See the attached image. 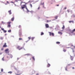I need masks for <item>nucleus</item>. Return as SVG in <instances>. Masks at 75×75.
<instances>
[{
  "label": "nucleus",
  "mask_w": 75,
  "mask_h": 75,
  "mask_svg": "<svg viewBox=\"0 0 75 75\" xmlns=\"http://www.w3.org/2000/svg\"><path fill=\"white\" fill-rule=\"evenodd\" d=\"M11 23V22H10V21L8 22H7V24L8 25L10 24Z\"/></svg>",
  "instance_id": "15"
},
{
  "label": "nucleus",
  "mask_w": 75,
  "mask_h": 75,
  "mask_svg": "<svg viewBox=\"0 0 75 75\" xmlns=\"http://www.w3.org/2000/svg\"><path fill=\"white\" fill-rule=\"evenodd\" d=\"M71 57L70 58L71 60V61H72V60H73V59H74V57L73 56H70Z\"/></svg>",
  "instance_id": "7"
},
{
  "label": "nucleus",
  "mask_w": 75,
  "mask_h": 75,
  "mask_svg": "<svg viewBox=\"0 0 75 75\" xmlns=\"http://www.w3.org/2000/svg\"><path fill=\"white\" fill-rule=\"evenodd\" d=\"M1 22H2V23H3V24H5L6 23H4V22H3V21H2Z\"/></svg>",
  "instance_id": "38"
},
{
  "label": "nucleus",
  "mask_w": 75,
  "mask_h": 75,
  "mask_svg": "<svg viewBox=\"0 0 75 75\" xmlns=\"http://www.w3.org/2000/svg\"><path fill=\"white\" fill-rule=\"evenodd\" d=\"M71 65V64H68V65H69V66Z\"/></svg>",
  "instance_id": "45"
},
{
  "label": "nucleus",
  "mask_w": 75,
  "mask_h": 75,
  "mask_svg": "<svg viewBox=\"0 0 75 75\" xmlns=\"http://www.w3.org/2000/svg\"><path fill=\"white\" fill-rule=\"evenodd\" d=\"M19 40H22V39L21 38H19Z\"/></svg>",
  "instance_id": "34"
},
{
  "label": "nucleus",
  "mask_w": 75,
  "mask_h": 75,
  "mask_svg": "<svg viewBox=\"0 0 75 75\" xmlns=\"http://www.w3.org/2000/svg\"><path fill=\"white\" fill-rule=\"evenodd\" d=\"M74 67H72V69H74Z\"/></svg>",
  "instance_id": "60"
},
{
  "label": "nucleus",
  "mask_w": 75,
  "mask_h": 75,
  "mask_svg": "<svg viewBox=\"0 0 75 75\" xmlns=\"http://www.w3.org/2000/svg\"><path fill=\"white\" fill-rule=\"evenodd\" d=\"M75 17V15H73L72 16H71V17L72 18H74Z\"/></svg>",
  "instance_id": "14"
},
{
  "label": "nucleus",
  "mask_w": 75,
  "mask_h": 75,
  "mask_svg": "<svg viewBox=\"0 0 75 75\" xmlns=\"http://www.w3.org/2000/svg\"><path fill=\"white\" fill-rule=\"evenodd\" d=\"M4 33H6L7 32V30H4Z\"/></svg>",
  "instance_id": "29"
},
{
  "label": "nucleus",
  "mask_w": 75,
  "mask_h": 75,
  "mask_svg": "<svg viewBox=\"0 0 75 75\" xmlns=\"http://www.w3.org/2000/svg\"><path fill=\"white\" fill-rule=\"evenodd\" d=\"M30 6L32 8L33 7V6H32V4H30Z\"/></svg>",
  "instance_id": "27"
},
{
  "label": "nucleus",
  "mask_w": 75,
  "mask_h": 75,
  "mask_svg": "<svg viewBox=\"0 0 75 75\" xmlns=\"http://www.w3.org/2000/svg\"><path fill=\"white\" fill-rule=\"evenodd\" d=\"M4 39V38L2 37H0V40H3Z\"/></svg>",
  "instance_id": "11"
},
{
  "label": "nucleus",
  "mask_w": 75,
  "mask_h": 75,
  "mask_svg": "<svg viewBox=\"0 0 75 75\" xmlns=\"http://www.w3.org/2000/svg\"><path fill=\"white\" fill-rule=\"evenodd\" d=\"M1 50H3V48L1 49Z\"/></svg>",
  "instance_id": "55"
},
{
  "label": "nucleus",
  "mask_w": 75,
  "mask_h": 75,
  "mask_svg": "<svg viewBox=\"0 0 75 75\" xmlns=\"http://www.w3.org/2000/svg\"><path fill=\"white\" fill-rule=\"evenodd\" d=\"M23 47H21V48L19 49V50H21L22 49H23Z\"/></svg>",
  "instance_id": "31"
},
{
  "label": "nucleus",
  "mask_w": 75,
  "mask_h": 75,
  "mask_svg": "<svg viewBox=\"0 0 75 75\" xmlns=\"http://www.w3.org/2000/svg\"><path fill=\"white\" fill-rule=\"evenodd\" d=\"M75 31V29H74V30H72L71 31V33H74V31Z\"/></svg>",
  "instance_id": "10"
},
{
  "label": "nucleus",
  "mask_w": 75,
  "mask_h": 75,
  "mask_svg": "<svg viewBox=\"0 0 75 75\" xmlns=\"http://www.w3.org/2000/svg\"><path fill=\"white\" fill-rule=\"evenodd\" d=\"M24 55H31V54H25Z\"/></svg>",
  "instance_id": "16"
},
{
  "label": "nucleus",
  "mask_w": 75,
  "mask_h": 75,
  "mask_svg": "<svg viewBox=\"0 0 75 75\" xmlns=\"http://www.w3.org/2000/svg\"><path fill=\"white\" fill-rule=\"evenodd\" d=\"M10 57H11V58H12L13 57V56L12 55L10 54Z\"/></svg>",
  "instance_id": "20"
},
{
  "label": "nucleus",
  "mask_w": 75,
  "mask_h": 75,
  "mask_svg": "<svg viewBox=\"0 0 75 75\" xmlns=\"http://www.w3.org/2000/svg\"><path fill=\"white\" fill-rule=\"evenodd\" d=\"M11 30H8V32L9 33H11Z\"/></svg>",
  "instance_id": "28"
},
{
  "label": "nucleus",
  "mask_w": 75,
  "mask_h": 75,
  "mask_svg": "<svg viewBox=\"0 0 75 75\" xmlns=\"http://www.w3.org/2000/svg\"><path fill=\"white\" fill-rule=\"evenodd\" d=\"M44 2H43V4H42V5H44Z\"/></svg>",
  "instance_id": "50"
},
{
  "label": "nucleus",
  "mask_w": 75,
  "mask_h": 75,
  "mask_svg": "<svg viewBox=\"0 0 75 75\" xmlns=\"http://www.w3.org/2000/svg\"><path fill=\"white\" fill-rule=\"evenodd\" d=\"M65 70L66 71H68V70H67V68H65Z\"/></svg>",
  "instance_id": "41"
},
{
  "label": "nucleus",
  "mask_w": 75,
  "mask_h": 75,
  "mask_svg": "<svg viewBox=\"0 0 75 75\" xmlns=\"http://www.w3.org/2000/svg\"><path fill=\"white\" fill-rule=\"evenodd\" d=\"M69 23H74V21H69Z\"/></svg>",
  "instance_id": "17"
},
{
  "label": "nucleus",
  "mask_w": 75,
  "mask_h": 75,
  "mask_svg": "<svg viewBox=\"0 0 75 75\" xmlns=\"http://www.w3.org/2000/svg\"><path fill=\"white\" fill-rule=\"evenodd\" d=\"M11 3H14V2L12 1L11 2Z\"/></svg>",
  "instance_id": "53"
},
{
  "label": "nucleus",
  "mask_w": 75,
  "mask_h": 75,
  "mask_svg": "<svg viewBox=\"0 0 75 75\" xmlns=\"http://www.w3.org/2000/svg\"><path fill=\"white\" fill-rule=\"evenodd\" d=\"M11 37H13V38H14V36L13 35L11 36Z\"/></svg>",
  "instance_id": "37"
},
{
  "label": "nucleus",
  "mask_w": 75,
  "mask_h": 75,
  "mask_svg": "<svg viewBox=\"0 0 75 75\" xmlns=\"http://www.w3.org/2000/svg\"><path fill=\"white\" fill-rule=\"evenodd\" d=\"M36 75H39V74L37 73V74H36Z\"/></svg>",
  "instance_id": "46"
},
{
  "label": "nucleus",
  "mask_w": 75,
  "mask_h": 75,
  "mask_svg": "<svg viewBox=\"0 0 75 75\" xmlns=\"http://www.w3.org/2000/svg\"><path fill=\"white\" fill-rule=\"evenodd\" d=\"M26 9L28 12H29L30 11L27 8H26Z\"/></svg>",
  "instance_id": "22"
},
{
  "label": "nucleus",
  "mask_w": 75,
  "mask_h": 75,
  "mask_svg": "<svg viewBox=\"0 0 75 75\" xmlns=\"http://www.w3.org/2000/svg\"><path fill=\"white\" fill-rule=\"evenodd\" d=\"M62 28L63 29H64L65 28V26H64V25H63V27Z\"/></svg>",
  "instance_id": "21"
},
{
  "label": "nucleus",
  "mask_w": 75,
  "mask_h": 75,
  "mask_svg": "<svg viewBox=\"0 0 75 75\" xmlns=\"http://www.w3.org/2000/svg\"><path fill=\"white\" fill-rule=\"evenodd\" d=\"M28 38H29V39H30L31 38V37H28Z\"/></svg>",
  "instance_id": "43"
},
{
  "label": "nucleus",
  "mask_w": 75,
  "mask_h": 75,
  "mask_svg": "<svg viewBox=\"0 0 75 75\" xmlns=\"http://www.w3.org/2000/svg\"><path fill=\"white\" fill-rule=\"evenodd\" d=\"M21 27V25H20L19 26V27Z\"/></svg>",
  "instance_id": "57"
},
{
  "label": "nucleus",
  "mask_w": 75,
  "mask_h": 75,
  "mask_svg": "<svg viewBox=\"0 0 75 75\" xmlns=\"http://www.w3.org/2000/svg\"><path fill=\"white\" fill-rule=\"evenodd\" d=\"M58 16H56L55 17V19H57V18H58Z\"/></svg>",
  "instance_id": "25"
},
{
  "label": "nucleus",
  "mask_w": 75,
  "mask_h": 75,
  "mask_svg": "<svg viewBox=\"0 0 75 75\" xmlns=\"http://www.w3.org/2000/svg\"><path fill=\"white\" fill-rule=\"evenodd\" d=\"M2 61H4V57H3V58H2Z\"/></svg>",
  "instance_id": "32"
},
{
  "label": "nucleus",
  "mask_w": 75,
  "mask_h": 75,
  "mask_svg": "<svg viewBox=\"0 0 75 75\" xmlns=\"http://www.w3.org/2000/svg\"><path fill=\"white\" fill-rule=\"evenodd\" d=\"M47 64H48L47 65V67H48V68H49V67H50L51 66V65L50 64L48 63Z\"/></svg>",
  "instance_id": "6"
},
{
  "label": "nucleus",
  "mask_w": 75,
  "mask_h": 75,
  "mask_svg": "<svg viewBox=\"0 0 75 75\" xmlns=\"http://www.w3.org/2000/svg\"><path fill=\"white\" fill-rule=\"evenodd\" d=\"M40 7H39L38 8V10H40Z\"/></svg>",
  "instance_id": "36"
},
{
  "label": "nucleus",
  "mask_w": 75,
  "mask_h": 75,
  "mask_svg": "<svg viewBox=\"0 0 75 75\" xmlns=\"http://www.w3.org/2000/svg\"><path fill=\"white\" fill-rule=\"evenodd\" d=\"M11 21H14V19H11Z\"/></svg>",
  "instance_id": "39"
},
{
  "label": "nucleus",
  "mask_w": 75,
  "mask_h": 75,
  "mask_svg": "<svg viewBox=\"0 0 75 75\" xmlns=\"http://www.w3.org/2000/svg\"><path fill=\"white\" fill-rule=\"evenodd\" d=\"M28 41H26V42H28Z\"/></svg>",
  "instance_id": "58"
},
{
  "label": "nucleus",
  "mask_w": 75,
  "mask_h": 75,
  "mask_svg": "<svg viewBox=\"0 0 75 75\" xmlns=\"http://www.w3.org/2000/svg\"><path fill=\"white\" fill-rule=\"evenodd\" d=\"M8 13H9V14H11L12 13H11V10H10L8 11Z\"/></svg>",
  "instance_id": "5"
},
{
  "label": "nucleus",
  "mask_w": 75,
  "mask_h": 75,
  "mask_svg": "<svg viewBox=\"0 0 75 75\" xmlns=\"http://www.w3.org/2000/svg\"><path fill=\"white\" fill-rule=\"evenodd\" d=\"M1 30H2V31H4V29L3 28H1Z\"/></svg>",
  "instance_id": "26"
},
{
  "label": "nucleus",
  "mask_w": 75,
  "mask_h": 75,
  "mask_svg": "<svg viewBox=\"0 0 75 75\" xmlns=\"http://www.w3.org/2000/svg\"><path fill=\"white\" fill-rule=\"evenodd\" d=\"M7 47V46L6 45V43H5V44L3 45V47Z\"/></svg>",
  "instance_id": "8"
},
{
  "label": "nucleus",
  "mask_w": 75,
  "mask_h": 75,
  "mask_svg": "<svg viewBox=\"0 0 75 75\" xmlns=\"http://www.w3.org/2000/svg\"><path fill=\"white\" fill-rule=\"evenodd\" d=\"M8 73H10V74H11V71L8 72Z\"/></svg>",
  "instance_id": "42"
},
{
  "label": "nucleus",
  "mask_w": 75,
  "mask_h": 75,
  "mask_svg": "<svg viewBox=\"0 0 75 75\" xmlns=\"http://www.w3.org/2000/svg\"><path fill=\"white\" fill-rule=\"evenodd\" d=\"M49 33L50 35V36H51V35H52L53 36H54V33H52L51 32H49Z\"/></svg>",
  "instance_id": "2"
},
{
  "label": "nucleus",
  "mask_w": 75,
  "mask_h": 75,
  "mask_svg": "<svg viewBox=\"0 0 75 75\" xmlns=\"http://www.w3.org/2000/svg\"><path fill=\"white\" fill-rule=\"evenodd\" d=\"M51 21V20L49 21L48 20H47V23H48V22H50Z\"/></svg>",
  "instance_id": "30"
},
{
  "label": "nucleus",
  "mask_w": 75,
  "mask_h": 75,
  "mask_svg": "<svg viewBox=\"0 0 75 75\" xmlns=\"http://www.w3.org/2000/svg\"><path fill=\"white\" fill-rule=\"evenodd\" d=\"M70 48L69 47H67V48Z\"/></svg>",
  "instance_id": "61"
},
{
  "label": "nucleus",
  "mask_w": 75,
  "mask_h": 75,
  "mask_svg": "<svg viewBox=\"0 0 75 75\" xmlns=\"http://www.w3.org/2000/svg\"><path fill=\"white\" fill-rule=\"evenodd\" d=\"M65 9H67V7H65L64 8V9L65 10Z\"/></svg>",
  "instance_id": "51"
},
{
  "label": "nucleus",
  "mask_w": 75,
  "mask_h": 75,
  "mask_svg": "<svg viewBox=\"0 0 75 75\" xmlns=\"http://www.w3.org/2000/svg\"><path fill=\"white\" fill-rule=\"evenodd\" d=\"M74 48H75V46H74Z\"/></svg>",
  "instance_id": "63"
},
{
  "label": "nucleus",
  "mask_w": 75,
  "mask_h": 75,
  "mask_svg": "<svg viewBox=\"0 0 75 75\" xmlns=\"http://www.w3.org/2000/svg\"><path fill=\"white\" fill-rule=\"evenodd\" d=\"M3 69H1V72H3Z\"/></svg>",
  "instance_id": "35"
},
{
  "label": "nucleus",
  "mask_w": 75,
  "mask_h": 75,
  "mask_svg": "<svg viewBox=\"0 0 75 75\" xmlns=\"http://www.w3.org/2000/svg\"><path fill=\"white\" fill-rule=\"evenodd\" d=\"M35 70H33L32 72V73L33 74H35Z\"/></svg>",
  "instance_id": "9"
},
{
  "label": "nucleus",
  "mask_w": 75,
  "mask_h": 75,
  "mask_svg": "<svg viewBox=\"0 0 75 75\" xmlns=\"http://www.w3.org/2000/svg\"><path fill=\"white\" fill-rule=\"evenodd\" d=\"M23 6H21V7L22 8V10H23V9H24V8H25L26 9V8H27V6H26V5H22Z\"/></svg>",
  "instance_id": "1"
},
{
  "label": "nucleus",
  "mask_w": 75,
  "mask_h": 75,
  "mask_svg": "<svg viewBox=\"0 0 75 75\" xmlns=\"http://www.w3.org/2000/svg\"><path fill=\"white\" fill-rule=\"evenodd\" d=\"M2 54V53H0V55H1Z\"/></svg>",
  "instance_id": "52"
},
{
  "label": "nucleus",
  "mask_w": 75,
  "mask_h": 75,
  "mask_svg": "<svg viewBox=\"0 0 75 75\" xmlns=\"http://www.w3.org/2000/svg\"><path fill=\"white\" fill-rule=\"evenodd\" d=\"M6 2L7 3H8V4H9V2H8V1H7Z\"/></svg>",
  "instance_id": "40"
},
{
  "label": "nucleus",
  "mask_w": 75,
  "mask_h": 75,
  "mask_svg": "<svg viewBox=\"0 0 75 75\" xmlns=\"http://www.w3.org/2000/svg\"><path fill=\"white\" fill-rule=\"evenodd\" d=\"M57 6H59V5H57Z\"/></svg>",
  "instance_id": "56"
},
{
  "label": "nucleus",
  "mask_w": 75,
  "mask_h": 75,
  "mask_svg": "<svg viewBox=\"0 0 75 75\" xmlns=\"http://www.w3.org/2000/svg\"><path fill=\"white\" fill-rule=\"evenodd\" d=\"M41 35H44V33H43V32H42L41 33Z\"/></svg>",
  "instance_id": "23"
},
{
  "label": "nucleus",
  "mask_w": 75,
  "mask_h": 75,
  "mask_svg": "<svg viewBox=\"0 0 75 75\" xmlns=\"http://www.w3.org/2000/svg\"><path fill=\"white\" fill-rule=\"evenodd\" d=\"M11 27V25L9 24L8 25L7 27H8V28H10V27Z\"/></svg>",
  "instance_id": "13"
},
{
  "label": "nucleus",
  "mask_w": 75,
  "mask_h": 75,
  "mask_svg": "<svg viewBox=\"0 0 75 75\" xmlns=\"http://www.w3.org/2000/svg\"><path fill=\"white\" fill-rule=\"evenodd\" d=\"M21 35V33H20V34H19V35Z\"/></svg>",
  "instance_id": "54"
},
{
  "label": "nucleus",
  "mask_w": 75,
  "mask_h": 75,
  "mask_svg": "<svg viewBox=\"0 0 75 75\" xmlns=\"http://www.w3.org/2000/svg\"><path fill=\"white\" fill-rule=\"evenodd\" d=\"M56 43L57 44H60V42H56Z\"/></svg>",
  "instance_id": "19"
},
{
  "label": "nucleus",
  "mask_w": 75,
  "mask_h": 75,
  "mask_svg": "<svg viewBox=\"0 0 75 75\" xmlns=\"http://www.w3.org/2000/svg\"><path fill=\"white\" fill-rule=\"evenodd\" d=\"M18 59H19L18 58H17V59H18Z\"/></svg>",
  "instance_id": "64"
},
{
  "label": "nucleus",
  "mask_w": 75,
  "mask_h": 75,
  "mask_svg": "<svg viewBox=\"0 0 75 75\" xmlns=\"http://www.w3.org/2000/svg\"><path fill=\"white\" fill-rule=\"evenodd\" d=\"M5 4V5H7V4Z\"/></svg>",
  "instance_id": "59"
},
{
  "label": "nucleus",
  "mask_w": 75,
  "mask_h": 75,
  "mask_svg": "<svg viewBox=\"0 0 75 75\" xmlns=\"http://www.w3.org/2000/svg\"><path fill=\"white\" fill-rule=\"evenodd\" d=\"M8 50H9V49H6L5 50V51L6 53H8L9 52V51H8Z\"/></svg>",
  "instance_id": "3"
},
{
  "label": "nucleus",
  "mask_w": 75,
  "mask_h": 75,
  "mask_svg": "<svg viewBox=\"0 0 75 75\" xmlns=\"http://www.w3.org/2000/svg\"><path fill=\"white\" fill-rule=\"evenodd\" d=\"M32 58H33V59L34 61H35V58H34V57H32Z\"/></svg>",
  "instance_id": "24"
},
{
  "label": "nucleus",
  "mask_w": 75,
  "mask_h": 75,
  "mask_svg": "<svg viewBox=\"0 0 75 75\" xmlns=\"http://www.w3.org/2000/svg\"><path fill=\"white\" fill-rule=\"evenodd\" d=\"M67 11H68V12H69V10H68Z\"/></svg>",
  "instance_id": "62"
},
{
  "label": "nucleus",
  "mask_w": 75,
  "mask_h": 75,
  "mask_svg": "<svg viewBox=\"0 0 75 75\" xmlns=\"http://www.w3.org/2000/svg\"><path fill=\"white\" fill-rule=\"evenodd\" d=\"M66 51V50L64 49V50H63V51H64V52H65Z\"/></svg>",
  "instance_id": "33"
},
{
  "label": "nucleus",
  "mask_w": 75,
  "mask_h": 75,
  "mask_svg": "<svg viewBox=\"0 0 75 75\" xmlns=\"http://www.w3.org/2000/svg\"><path fill=\"white\" fill-rule=\"evenodd\" d=\"M20 47V46H18L17 47L18 48H19Z\"/></svg>",
  "instance_id": "49"
},
{
  "label": "nucleus",
  "mask_w": 75,
  "mask_h": 75,
  "mask_svg": "<svg viewBox=\"0 0 75 75\" xmlns=\"http://www.w3.org/2000/svg\"><path fill=\"white\" fill-rule=\"evenodd\" d=\"M58 33L59 34H60V35H62V33L60 32H58Z\"/></svg>",
  "instance_id": "12"
},
{
  "label": "nucleus",
  "mask_w": 75,
  "mask_h": 75,
  "mask_svg": "<svg viewBox=\"0 0 75 75\" xmlns=\"http://www.w3.org/2000/svg\"><path fill=\"white\" fill-rule=\"evenodd\" d=\"M23 3V2H22L21 3V4H22V3Z\"/></svg>",
  "instance_id": "47"
},
{
  "label": "nucleus",
  "mask_w": 75,
  "mask_h": 75,
  "mask_svg": "<svg viewBox=\"0 0 75 75\" xmlns=\"http://www.w3.org/2000/svg\"><path fill=\"white\" fill-rule=\"evenodd\" d=\"M45 27L46 28H49V25H48V24H45Z\"/></svg>",
  "instance_id": "4"
},
{
  "label": "nucleus",
  "mask_w": 75,
  "mask_h": 75,
  "mask_svg": "<svg viewBox=\"0 0 75 75\" xmlns=\"http://www.w3.org/2000/svg\"><path fill=\"white\" fill-rule=\"evenodd\" d=\"M12 19H14V17H13L12 18Z\"/></svg>",
  "instance_id": "44"
},
{
  "label": "nucleus",
  "mask_w": 75,
  "mask_h": 75,
  "mask_svg": "<svg viewBox=\"0 0 75 75\" xmlns=\"http://www.w3.org/2000/svg\"><path fill=\"white\" fill-rule=\"evenodd\" d=\"M34 38H35V37H33L32 38V40L33 41V40H34Z\"/></svg>",
  "instance_id": "18"
},
{
  "label": "nucleus",
  "mask_w": 75,
  "mask_h": 75,
  "mask_svg": "<svg viewBox=\"0 0 75 75\" xmlns=\"http://www.w3.org/2000/svg\"><path fill=\"white\" fill-rule=\"evenodd\" d=\"M71 49H72V50L73 51V52H74V49H73V48H71Z\"/></svg>",
  "instance_id": "48"
}]
</instances>
